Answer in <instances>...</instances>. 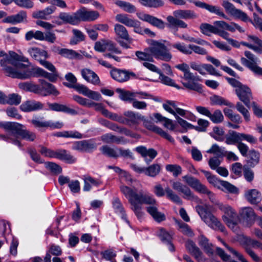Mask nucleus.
Returning <instances> with one entry per match:
<instances>
[{
    "mask_svg": "<svg viewBox=\"0 0 262 262\" xmlns=\"http://www.w3.org/2000/svg\"><path fill=\"white\" fill-rule=\"evenodd\" d=\"M210 100L212 105H225L231 107L233 106V105L231 103L228 102L224 98L217 95L212 96L210 97Z\"/></svg>",
    "mask_w": 262,
    "mask_h": 262,
    "instance_id": "nucleus-56",
    "label": "nucleus"
},
{
    "mask_svg": "<svg viewBox=\"0 0 262 262\" xmlns=\"http://www.w3.org/2000/svg\"><path fill=\"white\" fill-rule=\"evenodd\" d=\"M172 188L179 192L183 194V198L187 200L200 201V200L194 195L190 189L186 185H183L180 182H172Z\"/></svg>",
    "mask_w": 262,
    "mask_h": 262,
    "instance_id": "nucleus-15",
    "label": "nucleus"
},
{
    "mask_svg": "<svg viewBox=\"0 0 262 262\" xmlns=\"http://www.w3.org/2000/svg\"><path fill=\"white\" fill-rule=\"evenodd\" d=\"M157 235L164 243H169L171 241L172 235L163 228L159 229L157 232Z\"/></svg>",
    "mask_w": 262,
    "mask_h": 262,
    "instance_id": "nucleus-64",
    "label": "nucleus"
},
{
    "mask_svg": "<svg viewBox=\"0 0 262 262\" xmlns=\"http://www.w3.org/2000/svg\"><path fill=\"white\" fill-rule=\"evenodd\" d=\"M201 171L204 173L208 182L213 185L214 186L221 188V184L222 180L218 179L215 176L212 175L211 173L208 171L201 170Z\"/></svg>",
    "mask_w": 262,
    "mask_h": 262,
    "instance_id": "nucleus-50",
    "label": "nucleus"
},
{
    "mask_svg": "<svg viewBox=\"0 0 262 262\" xmlns=\"http://www.w3.org/2000/svg\"><path fill=\"white\" fill-rule=\"evenodd\" d=\"M220 189L226 193L233 194H237L238 193V189L237 187L228 182L223 180L222 181Z\"/></svg>",
    "mask_w": 262,
    "mask_h": 262,
    "instance_id": "nucleus-52",
    "label": "nucleus"
},
{
    "mask_svg": "<svg viewBox=\"0 0 262 262\" xmlns=\"http://www.w3.org/2000/svg\"><path fill=\"white\" fill-rule=\"evenodd\" d=\"M53 51L60 55L61 56L69 59H81L82 56L74 50L66 48H54Z\"/></svg>",
    "mask_w": 262,
    "mask_h": 262,
    "instance_id": "nucleus-25",
    "label": "nucleus"
},
{
    "mask_svg": "<svg viewBox=\"0 0 262 262\" xmlns=\"http://www.w3.org/2000/svg\"><path fill=\"white\" fill-rule=\"evenodd\" d=\"M112 205L113 207L115 210V212L117 213H120L122 215V217L127 222H128V221L126 219V215L125 213L124 208L119 199L118 198H114L112 201Z\"/></svg>",
    "mask_w": 262,
    "mask_h": 262,
    "instance_id": "nucleus-48",
    "label": "nucleus"
},
{
    "mask_svg": "<svg viewBox=\"0 0 262 262\" xmlns=\"http://www.w3.org/2000/svg\"><path fill=\"white\" fill-rule=\"evenodd\" d=\"M81 74L82 78L86 81L94 85L100 83L98 76L92 70L89 69H83L81 70Z\"/></svg>",
    "mask_w": 262,
    "mask_h": 262,
    "instance_id": "nucleus-27",
    "label": "nucleus"
},
{
    "mask_svg": "<svg viewBox=\"0 0 262 262\" xmlns=\"http://www.w3.org/2000/svg\"><path fill=\"white\" fill-rule=\"evenodd\" d=\"M21 102V96L17 94H11L6 96L5 104L17 105Z\"/></svg>",
    "mask_w": 262,
    "mask_h": 262,
    "instance_id": "nucleus-62",
    "label": "nucleus"
},
{
    "mask_svg": "<svg viewBox=\"0 0 262 262\" xmlns=\"http://www.w3.org/2000/svg\"><path fill=\"white\" fill-rule=\"evenodd\" d=\"M136 151L141 155L144 161L147 164L149 163L157 156V151L153 148L147 149L144 146H138L135 149Z\"/></svg>",
    "mask_w": 262,
    "mask_h": 262,
    "instance_id": "nucleus-23",
    "label": "nucleus"
},
{
    "mask_svg": "<svg viewBox=\"0 0 262 262\" xmlns=\"http://www.w3.org/2000/svg\"><path fill=\"white\" fill-rule=\"evenodd\" d=\"M116 19L119 23L129 27L137 28L140 25L139 21L129 17L126 14H117L116 16Z\"/></svg>",
    "mask_w": 262,
    "mask_h": 262,
    "instance_id": "nucleus-32",
    "label": "nucleus"
},
{
    "mask_svg": "<svg viewBox=\"0 0 262 262\" xmlns=\"http://www.w3.org/2000/svg\"><path fill=\"white\" fill-rule=\"evenodd\" d=\"M56 158L63 160L68 163H73L76 161V158L70 155L64 149L57 150Z\"/></svg>",
    "mask_w": 262,
    "mask_h": 262,
    "instance_id": "nucleus-46",
    "label": "nucleus"
},
{
    "mask_svg": "<svg viewBox=\"0 0 262 262\" xmlns=\"http://www.w3.org/2000/svg\"><path fill=\"white\" fill-rule=\"evenodd\" d=\"M25 39L27 41H30L33 38L36 40L42 41L43 39V32L40 31L30 30L27 32L25 34Z\"/></svg>",
    "mask_w": 262,
    "mask_h": 262,
    "instance_id": "nucleus-54",
    "label": "nucleus"
},
{
    "mask_svg": "<svg viewBox=\"0 0 262 262\" xmlns=\"http://www.w3.org/2000/svg\"><path fill=\"white\" fill-rule=\"evenodd\" d=\"M101 140L106 143L125 144L127 142L123 137L116 136L110 133L102 136Z\"/></svg>",
    "mask_w": 262,
    "mask_h": 262,
    "instance_id": "nucleus-36",
    "label": "nucleus"
},
{
    "mask_svg": "<svg viewBox=\"0 0 262 262\" xmlns=\"http://www.w3.org/2000/svg\"><path fill=\"white\" fill-rule=\"evenodd\" d=\"M0 127L7 132L6 136L1 135V138L19 146H21V144L18 140V136L29 141H33L36 138L34 133L26 129L23 125L16 122L1 123Z\"/></svg>",
    "mask_w": 262,
    "mask_h": 262,
    "instance_id": "nucleus-4",
    "label": "nucleus"
},
{
    "mask_svg": "<svg viewBox=\"0 0 262 262\" xmlns=\"http://www.w3.org/2000/svg\"><path fill=\"white\" fill-rule=\"evenodd\" d=\"M120 188L121 192L128 199L131 209L138 218L141 217L143 214L142 211L143 204H147V206H152L158 204L152 195L143 190L137 193L136 188H131L123 185Z\"/></svg>",
    "mask_w": 262,
    "mask_h": 262,
    "instance_id": "nucleus-2",
    "label": "nucleus"
},
{
    "mask_svg": "<svg viewBox=\"0 0 262 262\" xmlns=\"http://www.w3.org/2000/svg\"><path fill=\"white\" fill-rule=\"evenodd\" d=\"M208 118L214 123H221L224 120V116L222 112L219 110H215L213 113L210 112Z\"/></svg>",
    "mask_w": 262,
    "mask_h": 262,
    "instance_id": "nucleus-63",
    "label": "nucleus"
},
{
    "mask_svg": "<svg viewBox=\"0 0 262 262\" xmlns=\"http://www.w3.org/2000/svg\"><path fill=\"white\" fill-rule=\"evenodd\" d=\"M261 194L260 192L255 189H250L245 192V196L246 199L251 204H257L260 200Z\"/></svg>",
    "mask_w": 262,
    "mask_h": 262,
    "instance_id": "nucleus-40",
    "label": "nucleus"
},
{
    "mask_svg": "<svg viewBox=\"0 0 262 262\" xmlns=\"http://www.w3.org/2000/svg\"><path fill=\"white\" fill-rule=\"evenodd\" d=\"M18 87L21 90L29 91L37 94L38 85L32 82H24L18 84Z\"/></svg>",
    "mask_w": 262,
    "mask_h": 262,
    "instance_id": "nucleus-55",
    "label": "nucleus"
},
{
    "mask_svg": "<svg viewBox=\"0 0 262 262\" xmlns=\"http://www.w3.org/2000/svg\"><path fill=\"white\" fill-rule=\"evenodd\" d=\"M161 166L159 164H153L150 166L145 168L144 173L145 175L150 177H155L160 172Z\"/></svg>",
    "mask_w": 262,
    "mask_h": 262,
    "instance_id": "nucleus-53",
    "label": "nucleus"
},
{
    "mask_svg": "<svg viewBox=\"0 0 262 262\" xmlns=\"http://www.w3.org/2000/svg\"><path fill=\"white\" fill-rule=\"evenodd\" d=\"M117 92L119 94V98L120 99L125 101L132 102L137 98V94L134 92L125 91L121 89H118Z\"/></svg>",
    "mask_w": 262,
    "mask_h": 262,
    "instance_id": "nucleus-45",
    "label": "nucleus"
},
{
    "mask_svg": "<svg viewBox=\"0 0 262 262\" xmlns=\"http://www.w3.org/2000/svg\"><path fill=\"white\" fill-rule=\"evenodd\" d=\"M154 117L156 119V122H161L163 126L170 130H174L176 128V124L173 120L162 116L160 113L154 114Z\"/></svg>",
    "mask_w": 262,
    "mask_h": 262,
    "instance_id": "nucleus-30",
    "label": "nucleus"
},
{
    "mask_svg": "<svg viewBox=\"0 0 262 262\" xmlns=\"http://www.w3.org/2000/svg\"><path fill=\"white\" fill-rule=\"evenodd\" d=\"M79 23L83 21H93L98 19L100 14L96 11H89L85 8L82 7L78 10Z\"/></svg>",
    "mask_w": 262,
    "mask_h": 262,
    "instance_id": "nucleus-20",
    "label": "nucleus"
},
{
    "mask_svg": "<svg viewBox=\"0 0 262 262\" xmlns=\"http://www.w3.org/2000/svg\"><path fill=\"white\" fill-rule=\"evenodd\" d=\"M168 42L164 40L163 41L155 40H150V46L145 50V52L137 51L136 55L140 60L154 62V60L151 55L156 59L165 62L171 60L172 55L168 50L164 43Z\"/></svg>",
    "mask_w": 262,
    "mask_h": 262,
    "instance_id": "nucleus-3",
    "label": "nucleus"
},
{
    "mask_svg": "<svg viewBox=\"0 0 262 262\" xmlns=\"http://www.w3.org/2000/svg\"><path fill=\"white\" fill-rule=\"evenodd\" d=\"M219 27L223 29V30H228L232 32H234L236 30H238L241 33L245 32V30L238 24L232 22L230 25L227 24L224 21L216 23Z\"/></svg>",
    "mask_w": 262,
    "mask_h": 262,
    "instance_id": "nucleus-42",
    "label": "nucleus"
},
{
    "mask_svg": "<svg viewBox=\"0 0 262 262\" xmlns=\"http://www.w3.org/2000/svg\"><path fill=\"white\" fill-rule=\"evenodd\" d=\"M116 19L119 23L129 27L137 28L140 25L139 21L129 17L126 14H117L116 16Z\"/></svg>",
    "mask_w": 262,
    "mask_h": 262,
    "instance_id": "nucleus-31",
    "label": "nucleus"
},
{
    "mask_svg": "<svg viewBox=\"0 0 262 262\" xmlns=\"http://www.w3.org/2000/svg\"><path fill=\"white\" fill-rule=\"evenodd\" d=\"M43 104L34 100H28L23 103L20 106V110L25 112H29L43 109Z\"/></svg>",
    "mask_w": 262,
    "mask_h": 262,
    "instance_id": "nucleus-26",
    "label": "nucleus"
},
{
    "mask_svg": "<svg viewBox=\"0 0 262 262\" xmlns=\"http://www.w3.org/2000/svg\"><path fill=\"white\" fill-rule=\"evenodd\" d=\"M10 57L9 58H4L0 60V66L2 67V70L8 76L11 77L8 72L5 69H11L12 71L18 72H23L25 70L21 71L23 69L26 67L25 64L18 62V61L28 62L27 58L19 55L17 53L11 52L10 53Z\"/></svg>",
    "mask_w": 262,
    "mask_h": 262,
    "instance_id": "nucleus-7",
    "label": "nucleus"
},
{
    "mask_svg": "<svg viewBox=\"0 0 262 262\" xmlns=\"http://www.w3.org/2000/svg\"><path fill=\"white\" fill-rule=\"evenodd\" d=\"M72 148L73 150L80 152H90L95 149L96 146L91 140H82L75 142Z\"/></svg>",
    "mask_w": 262,
    "mask_h": 262,
    "instance_id": "nucleus-21",
    "label": "nucleus"
},
{
    "mask_svg": "<svg viewBox=\"0 0 262 262\" xmlns=\"http://www.w3.org/2000/svg\"><path fill=\"white\" fill-rule=\"evenodd\" d=\"M142 118H140V120L143 121L144 126L147 129L157 133L170 142L172 143L174 142L173 138L167 132H165L162 128L156 126L150 121L146 119L144 116H142Z\"/></svg>",
    "mask_w": 262,
    "mask_h": 262,
    "instance_id": "nucleus-13",
    "label": "nucleus"
},
{
    "mask_svg": "<svg viewBox=\"0 0 262 262\" xmlns=\"http://www.w3.org/2000/svg\"><path fill=\"white\" fill-rule=\"evenodd\" d=\"M225 142L228 145H237L241 142V133L233 130L229 131Z\"/></svg>",
    "mask_w": 262,
    "mask_h": 262,
    "instance_id": "nucleus-44",
    "label": "nucleus"
},
{
    "mask_svg": "<svg viewBox=\"0 0 262 262\" xmlns=\"http://www.w3.org/2000/svg\"><path fill=\"white\" fill-rule=\"evenodd\" d=\"M162 106L165 111L173 115L174 117L179 115L180 116L188 118L186 117L187 111L178 107L173 101L167 100L163 103Z\"/></svg>",
    "mask_w": 262,
    "mask_h": 262,
    "instance_id": "nucleus-14",
    "label": "nucleus"
},
{
    "mask_svg": "<svg viewBox=\"0 0 262 262\" xmlns=\"http://www.w3.org/2000/svg\"><path fill=\"white\" fill-rule=\"evenodd\" d=\"M56 158L63 160L68 163H73L76 161V158L70 155L64 149L57 150Z\"/></svg>",
    "mask_w": 262,
    "mask_h": 262,
    "instance_id": "nucleus-47",
    "label": "nucleus"
},
{
    "mask_svg": "<svg viewBox=\"0 0 262 262\" xmlns=\"http://www.w3.org/2000/svg\"><path fill=\"white\" fill-rule=\"evenodd\" d=\"M139 19L148 22L151 25L160 29H163L165 27V23L161 19L148 14L139 13L137 14Z\"/></svg>",
    "mask_w": 262,
    "mask_h": 262,
    "instance_id": "nucleus-22",
    "label": "nucleus"
},
{
    "mask_svg": "<svg viewBox=\"0 0 262 262\" xmlns=\"http://www.w3.org/2000/svg\"><path fill=\"white\" fill-rule=\"evenodd\" d=\"M222 21H215L213 23L214 25L207 23H203L200 26V29L202 33L207 36H210L211 33L217 34L226 40L233 47L236 48L239 47V42L236 40L229 37V33L226 31L223 30L219 25L216 24Z\"/></svg>",
    "mask_w": 262,
    "mask_h": 262,
    "instance_id": "nucleus-8",
    "label": "nucleus"
},
{
    "mask_svg": "<svg viewBox=\"0 0 262 262\" xmlns=\"http://www.w3.org/2000/svg\"><path fill=\"white\" fill-rule=\"evenodd\" d=\"M32 123L35 127H48L52 128H60L63 126V123L60 122L55 123L51 121H42L38 119H34L31 121Z\"/></svg>",
    "mask_w": 262,
    "mask_h": 262,
    "instance_id": "nucleus-33",
    "label": "nucleus"
},
{
    "mask_svg": "<svg viewBox=\"0 0 262 262\" xmlns=\"http://www.w3.org/2000/svg\"><path fill=\"white\" fill-rule=\"evenodd\" d=\"M83 181L84 186L83 189L84 191H89L91 189L92 186L98 187L102 183L101 181L99 180L95 179L90 176H84Z\"/></svg>",
    "mask_w": 262,
    "mask_h": 262,
    "instance_id": "nucleus-43",
    "label": "nucleus"
},
{
    "mask_svg": "<svg viewBox=\"0 0 262 262\" xmlns=\"http://www.w3.org/2000/svg\"><path fill=\"white\" fill-rule=\"evenodd\" d=\"M40 85H38L37 94L46 96L50 95L57 96L59 92L54 85L43 79H39Z\"/></svg>",
    "mask_w": 262,
    "mask_h": 262,
    "instance_id": "nucleus-12",
    "label": "nucleus"
},
{
    "mask_svg": "<svg viewBox=\"0 0 262 262\" xmlns=\"http://www.w3.org/2000/svg\"><path fill=\"white\" fill-rule=\"evenodd\" d=\"M114 30L118 36L126 40H129V36L126 29L120 24H116Z\"/></svg>",
    "mask_w": 262,
    "mask_h": 262,
    "instance_id": "nucleus-51",
    "label": "nucleus"
},
{
    "mask_svg": "<svg viewBox=\"0 0 262 262\" xmlns=\"http://www.w3.org/2000/svg\"><path fill=\"white\" fill-rule=\"evenodd\" d=\"M115 4L128 13H134L136 11V7L128 2L117 1Z\"/></svg>",
    "mask_w": 262,
    "mask_h": 262,
    "instance_id": "nucleus-57",
    "label": "nucleus"
},
{
    "mask_svg": "<svg viewBox=\"0 0 262 262\" xmlns=\"http://www.w3.org/2000/svg\"><path fill=\"white\" fill-rule=\"evenodd\" d=\"M235 93L241 101L248 107H249L250 100L252 99L250 89L246 85H242L240 88L235 89Z\"/></svg>",
    "mask_w": 262,
    "mask_h": 262,
    "instance_id": "nucleus-19",
    "label": "nucleus"
},
{
    "mask_svg": "<svg viewBox=\"0 0 262 262\" xmlns=\"http://www.w3.org/2000/svg\"><path fill=\"white\" fill-rule=\"evenodd\" d=\"M172 47L184 54H191V50H190L189 45L187 46L183 42H177L172 44Z\"/></svg>",
    "mask_w": 262,
    "mask_h": 262,
    "instance_id": "nucleus-60",
    "label": "nucleus"
},
{
    "mask_svg": "<svg viewBox=\"0 0 262 262\" xmlns=\"http://www.w3.org/2000/svg\"><path fill=\"white\" fill-rule=\"evenodd\" d=\"M123 114L126 117L123 119V123L129 125L138 124L140 118H143L142 115L136 114L133 111H128L125 112Z\"/></svg>",
    "mask_w": 262,
    "mask_h": 262,
    "instance_id": "nucleus-34",
    "label": "nucleus"
},
{
    "mask_svg": "<svg viewBox=\"0 0 262 262\" xmlns=\"http://www.w3.org/2000/svg\"><path fill=\"white\" fill-rule=\"evenodd\" d=\"M194 4L196 6L206 9L211 13H213L223 18H227V16L219 6L210 5L201 1L195 2Z\"/></svg>",
    "mask_w": 262,
    "mask_h": 262,
    "instance_id": "nucleus-24",
    "label": "nucleus"
},
{
    "mask_svg": "<svg viewBox=\"0 0 262 262\" xmlns=\"http://www.w3.org/2000/svg\"><path fill=\"white\" fill-rule=\"evenodd\" d=\"M173 16L168 15L166 17L168 22L167 27L171 30L175 32L178 31V28H187V25L182 20L183 19H191L196 17L195 13L188 10H178L173 12Z\"/></svg>",
    "mask_w": 262,
    "mask_h": 262,
    "instance_id": "nucleus-5",
    "label": "nucleus"
},
{
    "mask_svg": "<svg viewBox=\"0 0 262 262\" xmlns=\"http://www.w3.org/2000/svg\"><path fill=\"white\" fill-rule=\"evenodd\" d=\"M146 210L157 222L160 223L166 220V216L164 213L158 210V204L152 206H147Z\"/></svg>",
    "mask_w": 262,
    "mask_h": 262,
    "instance_id": "nucleus-29",
    "label": "nucleus"
},
{
    "mask_svg": "<svg viewBox=\"0 0 262 262\" xmlns=\"http://www.w3.org/2000/svg\"><path fill=\"white\" fill-rule=\"evenodd\" d=\"M183 179L188 185L199 192L201 191L205 186L199 180L190 176H184Z\"/></svg>",
    "mask_w": 262,
    "mask_h": 262,
    "instance_id": "nucleus-37",
    "label": "nucleus"
},
{
    "mask_svg": "<svg viewBox=\"0 0 262 262\" xmlns=\"http://www.w3.org/2000/svg\"><path fill=\"white\" fill-rule=\"evenodd\" d=\"M199 245L204 248V251L208 254H212L213 253V250L211 248L212 245L208 242V239L204 236H200Z\"/></svg>",
    "mask_w": 262,
    "mask_h": 262,
    "instance_id": "nucleus-59",
    "label": "nucleus"
},
{
    "mask_svg": "<svg viewBox=\"0 0 262 262\" xmlns=\"http://www.w3.org/2000/svg\"><path fill=\"white\" fill-rule=\"evenodd\" d=\"M186 247L190 253L199 262H203L205 259L199 248L192 241H188L186 243Z\"/></svg>",
    "mask_w": 262,
    "mask_h": 262,
    "instance_id": "nucleus-28",
    "label": "nucleus"
},
{
    "mask_svg": "<svg viewBox=\"0 0 262 262\" xmlns=\"http://www.w3.org/2000/svg\"><path fill=\"white\" fill-rule=\"evenodd\" d=\"M195 209L202 220L208 227L213 230H219L225 234L227 233L225 226L215 215L208 211V206L198 205Z\"/></svg>",
    "mask_w": 262,
    "mask_h": 262,
    "instance_id": "nucleus-6",
    "label": "nucleus"
},
{
    "mask_svg": "<svg viewBox=\"0 0 262 262\" xmlns=\"http://www.w3.org/2000/svg\"><path fill=\"white\" fill-rule=\"evenodd\" d=\"M28 53L33 58L38 61L41 66L52 73H48L38 67H33L31 68H28L23 72L12 71H10L12 70L11 69H5L6 71L8 72L9 75L11 76V77L20 79H27L32 77H42L48 79L49 81L53 82H55L57 80L59 75L55 67L51 62L46 60L49 57L46 51L37 47H32L28 49Z\"/></svg>",
    "mask_w": 262,
    "mask_h": 262,
    "instance_id": "nucleus-1",
    "label": "nucleus"
},
{
    "mask_svg": "<svg viewBox=\"0 0 262 262\" xmlns=\"http://www.w3.org/2000/svg\"><path fill=\"white\" fill-rule=\"evenodd\" d=\"M56 9L54 6L48 7L43 10L34 12L33 13V17L35 18L47 19L49 16L55 11Z\"/></svg>",
    "mask_w": 262,
    "mask_h": 262,
    "instance_id": "nucleus-38",
    "label": "nucleus"
},
{
    "mask_svg": "<svg viewBox=\"0 0 262 262\" xmlns=\"http://www.w3.org/2000/svg\"><path fill=\"white\" fill-rule=\"evenodd\" d=\"M239 216L248 227L251 226L256 219L254 210L250 207L242 208L239 211Z\"/></svg>",
    "mask_w": 262,
    "mask_h": 262,
    "instance_id": "nucleus-16",
    "label": "nucleus"
},
{
    "mask_svg": "<svg viewBox=\"0 0 262 262\" xmlns=\"http://www.w3.org/2000/svg\"><path fill=\"white\" fill-rule=\"evenodd\" d=\"M244 54L247 58L245 57L241 58L242 64L253 72L255 74L262 75V68L257 64V58L249 51H246Z\"/></svg>",
    "mask_w": 262,
    "mask_h": 262,
    "instance_id": "nucleus-10",
    "label": "nucleus"
},
{
    "mask_svg": "<svg viewBox=\"0 0 262 262\" xmlns=\"http://www.w3.org/2000/svg\"><path fill=\"white\" fill-rule=\"evenodd\" d=\"M143 6L150 8H158L163 6L162 0H138Z\"/></svg>",
    "mask_w": 262,
    "mask_h": 262,
    "instance_id": "nucleus-58",
    "label": "nucleus"
},
{
    "mask_svg": "<svg viewBox=\"0 0 262 262\" xmlns=\"http://www.w3.org/2000/svg\"><path fill=\"white\" fill-rule=\"evenodd\" d=\"M224 134L225 132L223 128L215 126L213 127V132L210 134V135L216 141H223L224 140Z\"/></svg>",
    "mask_w": 262,
    "mask_h": 262,
    "instance_id": "nucleus-61",
    "label": "nucleus"
},
{
    "mask_svg": "<svg viewBox=\"0 0 262 262\" xmlns=\"http://www.w3.org/2000/svg\"><path fill=\"white\" fill-rule=\"evenodd\" d=\"M183 79L187 81V82H182L183 85L186 88L198 92H202V89L201 85L194 82L195 77L193 74L190 72L189 70L184 73Z\"/></svg>",
    "mask_w": 262,
    "mask_h": 262,
    "instance_id": "nucleus-18",
    "label": "nucleus"
},
{
    "mask_svg": "<svg viewBox=\"0 0 262 262\" xmlns=\"http://www.w3.org/2000/svg\"><path fill=\"white\" fill-rule=\"evenodd\" d=\"M154 192L159 197L163 196L166 194V197L169 200L178 204H182V200L169 187H166L164 189L160 184H157L154 187Z\"/></svg>",
    "mask_w": 262,
    "mask_h": 262,
    "instance_id": "nucleus-11",
    "label": "nucleus"
},
{
    "mask_svg": "<svg viewBox=\"0 0 262 262\" xmlns=\"http://www.w3.org/2000/svg\"><path fill=\"white\" fill-rule=\"evenodd\" d=\"M48 105L50 109H51L52 111L57 112H63L72 115H75L77 114L76 111L68 107L66 105L61 104L57 103H49Z\"/></svg>",
    "mask_w": 262,
    "mask_h": 262,
    "instance_id": "nucleus-39",
    "label": "nucleus"
},
{
    "mask_svg": "<svg viewBox=\"0 0 262 262\" xmlns=\"http://www.w3.org/2000/svg\"><path fill=\"white\" fill-rule=\"evenodd\" d=\"M219 208L224 213L222 216L223 221L233 232L238 233L239 228L237 221L234 220L237 216L235 210L228 205L219 204Z\"/></svg>",
    "mask_w": 262,
    "mask_h": 262,
    "instance_id": "nucleus-9",
    "label": "nucleus"
},
{
    "mask_svg": "<svg viewBox=\"0 0 262 262\" xmlns=\"http://www.w3.org/2000/svg\"><path fill=\"white\" fill-rule=\"evenodd\" d=\"M219 27L223 29V30H228L232 32H234L236 30H238L241 33L245 32V30L238 24L232 22L230 25L227 24L224 21L216 23Z\"/></svg>",
    "mask_w": 262,
    "mask_h": 262,
    "instance_id": "nucleus-41",
    "label": "nucleus"
},
{
    "mask_svg": "<svg viewBox=\"0 0 262 262\" xmlns=\"http://www.w3.org/2000/svg\"><path fill=\"white\" fill-rule=\"evenodd\" d=\"M112 77L119 82H124L128 80L130 77H136V74L132 72L124 70L114 68L110 72Z\"/></svg>",
    "mask_w": 262,
    "mask_h": 262,
    "instance_id": "nucleus-17",
    "label": "nucleus"
},
{
    "mask_svg": "<svg viewBox=\"0 0 262 262\" xmlns=\"http://www.w3.org/2000/svg\"><path fill=\"white\" fill-rule=\"evenodd\" d=\"M247 156L248 163L251 167H254L259 163L260 155L258 151L254 149L250 150Z\"/></svg>",
    "mask_w": 262,
    "mask_h": 262,
    "instance_id": "nucleus-49",
    "label": "nucleus"
},
{
    "mask_svg": "<svg viewBox=\"0 0 262 262\" xmlns=\"http://www.w3.org/2000/svg\"><path fill=\"white\" fill-rule=\"evenodd\" d=\"M58 17L64 23L70 24L71 25H77L79 24L78 10L75 13L72 14L61 12L59 14Z\"/></svg>",
    "mask_w": 262,
    "mask_h": 262,
    "instance_id": "nucleus-35",
    "label": "nucleus"
}]
</instances>
